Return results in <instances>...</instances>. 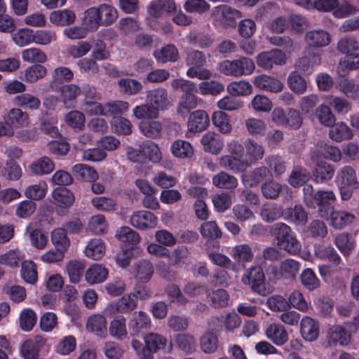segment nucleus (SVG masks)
Returning a JSON list of instances; mask_svg holds the SVG:
<instances>
[{"label": "nucleus", "mask_w": 359, "mask_h": 359, "mask_svg": "<svg viewBox=\"0 0 359 359\" xmlns=\"http://www.w3.org/2000/svg\"><path fill=\"white\" fill-rule=\"evenodd\" d=\"M134 116L137 119L144 121L158 118L159 112L148 102L147 104L136 106L133 109Z\"/></svg>", "instance_id": "obj_60"}, {"label": "nucleus", "mask_w": 359, "mask_h": 359, "mask_svg": "<svg viewBox=\"0 0 359 359\" xmlns=\"http://www.w3.org/2000/svg\"><path fill=\"white\" fill-rule=\"evenodd\" d=\"M359 69V53H353L339 61L337 73L343 76L348 72Z\"/></svg>", "instance_id": "obj_53"}, {"label": "nucleus", "mask_w": 359, "mask_h": 359, "mask_svg": "<svg viewBox=\"0 0 359 359\" xmlns=\"http://www.w3.org/2000/svg\"><path fill=\"white\" fill-rule=\"evenodd\" d=\"M22 58L25 62L43 64L47 61L46 54L38 48H29L22 51Z\"/></svg>", "instance_id": "obj_54"}, {"label": "nucleus", "mask_w": 359, "mask_h": 359, "mask_svg": "<svg viewBox=\"0 0 359 359\" xmlns=\"http://www.w3.org/2000/svg\"><path fill=\"white\" fill-rule=\"evenodd\" d=\"M253 83L260 90L274 93L281 92L284 87V84L281 81L266 74L255 76Z\"/></svg>", "instance_id": "obj_15"}, {"label": "nucleus", "mask_w": 359, "mask_h": 359, "mask_svg": "<svg viewBox=\"0 0 359 359\" xmlns=\"http://www.w3.org/2000/svg\"><path fill=\"white\" fill-rule=\"evenodd\" d=\"M6 121L12 126L23 127L28 123V115L19 108L11 109L6 116Z\"/></svg>", "instance_id": "obj_63"}, {"label": "nucleus", "mask_w": 359, "mask_h": 359, "mask_svg": "<svg viewBox=\"0 0 359 359\" xmlns=\"http://www.w3.org/2000/svg\"><path fill=\"white\" fill-rule=\"evenodd\" d=\"M104 253L105 245L100 239L90 240L85 250L86 256L94 260L101 259Z\"/></svg>", "instance_id": "obj_51"}, {"label": "nucleus", "mask_w": 359, "mask_h": 359, "mask_svg": "<svg viewBox=\"0 0 359 359\" xmlns=\"http://www.w3.org/2000/svg\"><path fill=\"white\" fill-rule=\"evenodd\" d=\"M86 328L97 336L105 337L107 334V320L101 314L91 315L86 320Z\"/></svg>", "instance_id": "obj_19"}, {"label": "nucleus", "mask_w": 359, "mask_h": 359, "mask_svg": "<svg viewBox=\"0 0 359 359\" xmlns=\"http://www.w3.org/2000/svg\"><path fill=\"white\" fill-rule=\"evenodd\" d=\"M286 220L297 225H305L308 220V215L302 205H295L284 210Z\"/></svg>", "instance_id": "obj_35"}, {"label": "nucleus", "mask_w": 359, "mask_h": 359, "mask_svg": "<svg viewBox=\"0 0 359 359\" xmlns=\"http://www.w3.org/2000/svg\"><path fill=\"white\" fill-rule=\"evenodd\" d=\"M336 88L348 98L359 99V83L353 79H341L337 83Z\"/></svg>", "instance_id": "obj_29"}, {"label": "nucleus", "mask_w": 359, "mask_h": 359, "mask_svg": "<svg viewBox=\"0 0 359 359\" xmlns=\"http://www.w3.org/2000/svg\"><path fill=\"white\" fill-rule=\"evenodd\" d=\"M203 150L212 154H219L224 146V138L218 133L208 131L205 133L201 140Z\"/></svg>", "instance_id": "obj_13"}, {"label": "nucleus", "mask_w": 359, "mask_h": 359, "mask_svg": "<svg viewBox=\"0 0 359 359\" xmlns=\"http://www.w3.org/2000/svg\"><path fill=\"white\" fill-rule=\"evenodd\" d=\"M300 263L293 259H285L283 260L279 266V274L285 278H294L299 273Z\"/></svg>", "instance_id": "obj_41"}, {"label": "nucleus", "mask_w": 359, "mask_h": 359, "mask_svg": "<svg viewBox=\"0 0 359 359\" xmlns=\"http://www.w3.org/2000/svg\"><path fill=\"white\" fill-rule=\"evenodd\" d=\"M286 61L285 53L279 49L262 52L257 56V65L266 70L271 69L274 65H283L286 63Z\"/></svg>", "instance_id": "obj_5"}, {"label": "nucleus", "mask_w": 359, "mask_h": 359, "mask_svg": "<svg viewBox=\"0 0 359 359\" xmlns=\"http://www.w3.org/2000/svg\"><path fill=\"white\" fill-rule=\"evenodd\" d=\"M206 62L205 55L196 50L187 53L186 64L189 68L187 71V75L189 78H198L201 80L209 79L212 76L210 71L202 68Z\"/></svg>", "instance_id": "obj_2"}, {"label": "nucleus", "mask_w": 359, "mask_h": 359, "mask_svg": "<svg viewBox=\"0 0 359 359\" xmlns=\"http://www.w3.org/2000/svg\"><path fill=\"white\" fill-rule=\"evenodd\" d=\"M337 48L339 52L348 57L353 54V52L359 50V41L353 36H346L338 41Z\"/></svg>", "instance_id": "obj_46"}, {"label": "nucleus", "mask_w": 359, "mask_h": 359, "mask_svg": "<svg viewBox=\"0 0 359 359\" xmlns=\"http://www.w3.org/2000/svg\"><path fill=\"white\" fill-rule=\"evenodd\" d=\"M270 170L265 166L255 168L249 172L242 175L241 180L246 188L257 186L262 181L270 176Z\"/></svg>", "instance_id": "obj_17"}, {"label": "nucleus", "mask_w": 359, "mask_h": 359, "mask_svg": "<svg viewBox=\"0 0 359 359\" xmlns=\"http://www.w3.org/2000/svg\"><path fill=\"white\" fill-rule=\"evenodd\" d=\"M147 101L158 112L167 109L171 105L168 90L161 87L148 90Z\"/></svg>", "instance_id": "obj_9"}, {"label": "nucleus", "mask_w": 359, "mask_h": 359, "mask_svg": "<svg viewBox=\"0 0 359 359\" xmlns=\"http://www.w3.org/2000/svg\"><path fill=\"white\" fill-rule=\"evenodd\" d=\"M170 151L175 157L179 158H189L194 154L193 146L189 142L180 139L172 143Z\"/></svg>", "instance_id": "obj_32"}, {"label": "nucleus", "mask_w": 359, "mask_h": 359, "mask_svg": "<svg viewBox=\"0 0 359 359\" xmlns=\"http://www.w3.org/2000/svg\"><path fill=\"white\" fill-rule=\"evenodd\" d=\"M140 132L149 138H159L163 129L162 124L158 121H142L139 126Z\"/></svg>", "instance_id": "obj_40"}, {"label": "nucleus", "mask_w": 359, "mask_h": 359, "mask_svg": "<svg viewBox=\"0 0 359 359\" xmlns=\"http://www.w3.org/2000/svg\"><path fill=\"white\" fill-rule=\"evenodd\" d=\"M287 84L290 90L295 94H304L307 89L306 80L297 72L290 73L287 78Z\"/></svg>", "instance_id": "obj_64"}, {"label": "nucleus", "mask_w": 359, "mask_h": 359, "mask_svg": "<svg viewBox=\"0 0 359 359\" xmlns=\"http://www.w3.org/2000/svg\"><path fill=\"white\" fill-rule=\"evenodd\" d=\"M314 252L318 258L323 260H327L333 262L334 264H339L341 260L339 254L331 245H315Z\"/></svg>", "instance_id": "obj_37"}, {"label": "nucleus", "mask_w": 359, "mask_h": 359, "mask_svg": "<svg viewBox=\"0 0 359 359\" xmlns=\"http://www.w3.org/2000/svg\"><path fill=\"white\" fill-rule=\"evenodd\" d=\"M212 18L222 24L232 26L237 19L242 17L241 13L228 5L215 6L212 10Z\"/></svg>", "instance_id": "obj_6"}, {"label": "nucleus", "mask_w": 359, "mask_h": 359, "mask_svg": "<svg viewBox=\"0 0 359 359\" xmlns=\"http://www.w3.org/2000/svg\"><path fill=\"white\" fill-rule=\"evenodd\" d=\"M52 196L59 206L69 207L74 201V196L71 191L65 187H58L53 190Z\"/></svg>", "instance_id": "obj_50"}, {"label": "nucleus", "mask_w": 359, "mask_h": 359, "mask_svg": "<svg viewBox=\"0 0 359 359\" xmlns=\"http://www.w3.org/2000/svg\"><path fill=\"white\" fill-rule=\"evenodd\" d=\"M300 333L308 341H315L319 336V325L313 318L304 316L300 323Z\"/></svg>", "instance_id": "obj_21"}, {"label": "nucleus", "mask_w": 359, "mask_h": 359, "mask_svg": "<svg viewBox=\"0 0 359 359\" xmlns=\"http://www.w3.org/2000/svg\"><path fill=\"white\" fill-rule=\"evenodd\" d=\"M318 153L313 151L311 154V159L316 163V168L313 170L314 180L318 183H323L332 179L334 175V169L328 163L319 161Z\"/></svg>", "instance_id": "obj_11"}, {"label": "nucleus", "mask_w": 359, "mask_h": 359, "mask_svg": "<svg viewBox=\"0 0 359 359\" xmlns=\"http://www.w3.org/2000/svg\"><path fill=\"white\" fill-rule=\"evenodd\" d=\"M320 56L317 53H313L309 56L304 55L298 60L296 63V67L303 74H310L313 71L315 67L320 64Z\"/></svg>", "instance_id": "obj_36"}, {"label": "nucleus", "mask_w": 359, "mask_h": 359, "mask_svg": "<svg viewBox=\"0 0 359 359\" xmlns=\"http://www.w3.org/2000/svg\"><path fill=\"white\" fill-rule=\"evenodd\" d=\"M255 69L254 62L248 58L242 57L236 60H226L219 64V69L226 76H242L250 75Z\"/></svg>", "instance_id": "obj_1"}, {"label": "nucleus", "mask_w": 359, "mask_h": 359, "mask_svg": "<svg viewBox=\"0 0 359 359\" xmlns=\"http://www.w3.org/2000/svg\"><path fill=\"white\" fill-rule=\"evenodd\" d=\"M151 320L149 316L144 311L135 312L130 322V327L135 333H138L142 330L149 327Z\"/></svg>", "instance_id": "obj_57"}, {"label": "nucleus", "mask_w": 359, "mask_h": 359, "mask_svg": "<svg viewBox=\"0 0 359 359\" xmlns=\"http://www.w3.org/2000/svg\"><path fill=\"white\" fill-rule=\"evenodd\" d=\"M157 222V217L152 212L146 210L134 212L130 219V224L140 229L154 228Z\"/></svg>", "instance_id": "obj_10"}, {"label": "nucleus", "mask_w": 359, "mask_h": 359, "mask_svg": "<svg viewBox=\"0 0 359 359\" xmlns=\"http://www.w3.org/2000/svg\"><path fill=\"white\" fill-rule=\"evenodd\" d=\"M336 201L337 196L332 190H318L314 194V205L318 207V212L322 218L328 217Z\"/></svg>", "instance_id": "obj_4"}, {"label": "nucleus", "mask_w": 359, "mask_h": 359, "mask_svg": "<svg viewBox=\"0 0 359 359\" xmlns=\"http://www.w3.org/2000/svg\"><path fill=\"white\" fill-rule=\"evenodd\" d=\"M133 273L140 281L147 282L154 273L153 264L148 260L140 261L135 265Z\"/></svg>", "instance_id": "obj_48"}, {"label": "nucleus", "mask_w": 359, "mask_h": 359, "mask_svg": "<svg viewBox=\"0 0 359 359\" xmlns=\"http://www.w3.org/2000/svg\"><path fill=\"white\" fill-rule=\"evenodd\" d=\"M153 55L156 60L161 63L175 62L180 57L177 47L172 44H167L160 50H155Z\"/></svg>", "instance_id": "obj_34"}, {"label": "nucleus", "mask_w": 359, "mask_h": 359, "mask_svg": "<svg viewBox=\"0 0 359 359\" xmlns=\"http://www.w3.org/2000/svg\"><path fill=\"white\" fill-rule=\"evenodd\" d=\"M126 318L118 316L113 319L109 324V332L113 337L122 339L127 336Z\"/></svg>", "instance_id": "obj_58"}, {"label": "nucleus", "mask_w": 359, "mask_h": 359, "mask_svg": "<svg viewBox=\"0 0 359 359\" xmlns=\"http://www.w3.org/2000/svg\"><path fill=\"white\" fill-rule=\"evenodd\" d=\"M130 105L127 102L116 100L104 104L105 114L104 116L116 118L121 116L126 113L129 109Z\"/></svg>", "instance_id": "obj_49"}, {"label": "nucleus", "mask_w": 359, "mask_h": 359, "mask_svg": "<svg viewBox=\"0 0 359 359\" xmlns=\"http://www.w3.org/2000/svg\"><path fill=\"white\" fill-rule=\"evenodd\" d=\"M45 344V339L40 335H36L34 339H27L20 347V355L24 359H37L39 351Z\"/></svg>", "instance_id": "obj_8"}, {"label": "nucleus", "mask_w": 359, "mask_h": 359, "mask_svg": "<svg viewBox=\"0 0 359 359\" xmlns=\"http://www.w3.org/2000/svg\"><path fill=\"white\" fill-rule=\"evenodd\" d=\"M209 125V117L207 113L203 110H197L193 112L188 121V131L185 134L186 137H191L192 133L201 132L206 129Z\"/></svg>", "instance_id": "obj_12"}, {"label": "nucleus", "mask_w": 359, "mask_h": 359, "mask_svg": "<svg viewBox=\"0 0 359 359\" xmlns=\"http://www.w3.org/2000/svg\"><path fill=\"white\" fill-rule=\"evenodd\" d=\"M334 243L344 256H348L355 247L354 239L346 232L337 234L334 238Z\"/></svg>", "instance_id": "obj_43"}, {"label": "nucleus", "mask_w": 359, "mask_h": 359, "mask_svg": "<svg viewBox=\"0 0 359 359\" xmlns=\"http://www.w3.org/2000/svg\"><path fill=\"white\" fill-rule=\"evenodd\" d=\"M330 224L336 229H342L351 224L355 220V216L352 212L344 210L330 211L329 215Z\"/></svg>", "instance_id": "obj_14"}, {"label": "nucleus", "mask_w": 359, "mask_h": 359, "mask_svg": "<svg viewBox=\"0 0 359 359\" xmlns=\"http://www.w3.org/2000/svg\"><path fill=\"white\" fill-rule=\"evenodd\" d=\"M100 15L101 25L109 26L114 23L118 18L117 10L111 5L107 4H100L97 7Z\"/></svg>", "instance_id": "obj_47"}, {"label": "nucleus", "mask_w": 359, "mask_h": 359, "mask_svg": "<svg viewBox=\"0 0 359 359\" xmlns=\"http://www.w3.org/2000/svg\"><path fill=\"white\" fill-rule=\"evenodd\" d=\"M74 174L86 181L95 182L98 179L97 172L91 166L79 163L72 168Z\"/></svg>", "instance_id": "obj_59"}, {"label": "nucleus", "mask_w": 359, "mask_h": 359, "mask_svg": "<svg viewBox=\"0 0 359 359\" xmlns=\"http://www.w3.org/2000/svg\"><path fill=\"white\" fill-rule=\"evenodd\" d=\"M48 185L46 182L40 181L37 184L27 187L24 192L26 198L39 201L43 199L47 193Z\"/></svg>", "instance_id": "obj_55"}, {"label": "nucleus", "mask_w": 359, "mask_h": 359, "mask_svg": "<svg viewBox=\"0 0 359 359\" xmlns=\"http://www.w3.org/2000/svg\"><path fill=\"white\" fill-rule=\"evenodd\" d=\"M329 137L336 142H341L352 139L353 133L351 129L344 123L338 122L330 127Z\"/></svg>", "instance_id": "obj_26"}, {"label": "nucleus", "mask_w": 359, "mask_h": 359, "mask_svg": "<svg viewBox=\"0 0 359 359\" xmlns=\"http://www.w3.org/2000/svg\"><path fill=\"white\" fill-rule=\"evenodd\" d=\"M227 92L234 96H248L252 93V86L245 80L232 81L226 86Z\"/></svg>", "instance_id": "obj_42"}, {"label": "nucleus", "mask_w": 359, "mask_h": 359, "mask_svg": "<svg viewBox=\"0 0 359 359\" xmlns=\"http://www.w3.org/2000/svg\"><path fill=\"white\" fill-rule=\"evenodd\" d=\"M242 282L245 285L252 284V287H259L264 281V274L260 266H253L247 274L242 277Z\"/></svg>", "instance_id": "obj_56"}, {"label": "nucleus", "mask_w": 359, "mask_h": 359, "mask_svg": "<svg viewBox=\"0 0 359 359\" xmlns=\"http://www.w3.org/2000/svg\"><path fill=\"white\" fill-rule=\"evenodd\" d=\"M336 180L338 184L349 186L352 189L359 188L356 171L354 168L350 165L343 166L337 172Z\"/></svg>", "instance_id": "obj_23"}, {"label": "nucleus", "mask_w": 359, "mask_h": 359, "mask_svg": "<svg viewBox=\"0 0 359 359\" xmlns=\"http://www.w3.org/2000/svg\"><path fill=\"white\" fill-rule=\"evenodd\" d=\"M49 20L55 25L67 26L75 22L76 15L69 9L58 10L50 13Z\"/></svg>", "instance_id": "obj_33"}, {"label": "nucleus", "mask_w": 359, "mask_h": 359, "mask_svg": "<svg viewBox=\"0 0 359 359\" xmlns=\"http://www.w3.org/2000/svg\"><path fill=\"white\" fill-rule=\"evenodd\" d=\"M60 98L66 108L75 107L76 98L81 95V88L74 83L65 84L60 89Z\"/></svg>", "instance_id": "obj_22"}, {"label": "nucleus", "mask_w": 359, "mask_h": 359, "mask_svg": "<svg viewBox=\"0 0 359 359\" xmlns=\"http://www.w3.org/2000/svg\"><path fill=\"white\" fill-rule=\"evenodd\" d=\"M212 121L218 130L224 135L229 134L233 129L229 116L222 111L213 112Z\"/></svg>", "instance_id": "obj_45"}, {"label": "nucleus", "mask_w": 359, "mask_h": 359, "mask_svg": "<svg viewBox=\"0 0 359 359\" xmlns=\"http://www.w3.org/2000/svg\"><path fill=\"white\" fill-rule=\"evenodd\" d=\"M201 350L205 353H215L219 346V339L217 334L212 331L205 332L200 339Z\"/></svg>", "instance_id": "obj_39"}, {"label": "nucleus", "mask_w": 359, "mask_h": 359, "mask_svg": "<svg viewBox=\"0 0 359 359\" xmlns=\"http://www.w3.org/2000/svg\"><path fill=\"white\" fill-rule=\"evenodd\" d=\"M36 313L30 308L22 310L20 314V327L25 332L31 331L36 323Z\"/></svg>", "instance_id": "obj_52"}, {"label": "nucleus", "mask_w": 359, "mask_h": 359, "mask_svg": "<svg viewBox=\"0 0 359 359\" xmlns=\"http://www.w3.org/2000/svg\"><path fill=\"white\" fill-rule=\"evenodd\" d=\"M108 270L101 264L91 265L85 273V279L90 285L98 284L106 280Z\"/></svg>", "instance_id": "obj_25"}, {"label": "nucleus", "mask_w": 359, "mask_h": 359, "mask_svg": "<svg viewBox=\"0 0 359 359\" xmlns=\"http://www.w3.org/2000/svg\"><path fill=\"white\" fill-rule=\"evenodd\" d=\"M264 335L269 341L277 346L285 345L289 340V334L286 328L278 323L269 324L264 329Z\"/></svg>", "instance_id": "obj_7"}, {"label": "nucleus", "mask_w": 359, "mask_h": 359, "mask_svg": "<svg viewBox=\"0 0 359 359\" xmlns=\"http://www.w3.org/2000/svg\"><path fill=\"white\" fill-rule=\"evenodd\" d=\"M219 165L226 170L238 173L244 171L249 164L241 156L226 154L219 157Z\"/></svg>", "instance_id": "obj_18"}, {"label": "nucleus", "mask_w": 359, "mask_h": 359, "mask_svg": "<svg viewBox=\"0 0 359 359\" xmlns=\"http://www.w3.org/2000/svg\"><path fill=\"white\" fill-rule=\"evenodd\" d=\"M100 15L97 7L86 9L81 18V24L87 31L95 32L101 25Z\"/></svg>", "instance_id": "obj_30"}, {"label": "nucleus", "mask_w": 359, "mask_h": 359, "mask_svg": "<svg viewBox=\"0 0 359 359\" xmlns=\"http://www.w3.org/2000/svg\"><path fill=\"white\" fill-rule=\"evenodd\" d=\"M212 184L222 189L233 190L238 187V181L233 175L221 171L212 177Z\"/></svg>", "instance_id": "obj_31"}, {"label": "nucleus", "mask_w": 359, "mask_h": 359, "mask_svg": "<svg viewBox=\"0 0 359 359\" xmlns=\"http://www.w3.org/2000/svg\"><path fill=\"white\" fill-rule=\"evenodd\" d=\"M145 348L144 350V359H152L153 353L163 349L167 352H170L172 348L171 341L157 333L150 332L144 337Z\"/></svg>", "instance_id": "obj_3"}, {"label": "nucleus", "mask_w": 359, "mask_h": 359, "mask_svg": "<svg viewBox=\"0 0 359 359\" xmlns=\"http://www.w3.org/2000/svg\"><path fill=\"white\" fill-rule=\"evenodd\" d=\"M51 242L53 245L65 252L70 245V241L67 236V232L63 227L55 229L51 233Z\"/></svg>", "instance_id": "obj_61"}, {"label": "nucleus", "mask_w": 359, "mask_h": 359, "mask_svg": "<svg viewBox=\"0 0 359 359\" xmlns=\"http://www.w3.org/2000/svg\"><path fill=\"white\" fill-rule=\"evenodd\" d=\"M305 42L313 48H323L331 42V35L323 29L310 30L306 33Z\"/></svg>", "instance_id": "obj_16"}, {"label": "nucleus", "mask_w": 359, "mask_h": 359, "mask_svg": "<svg viewBox=\"0 0 359 359\" xmlns=\"http://www.w3.org/2000/svg\"><path fill=\"white\" fill-rule=\"evenodd\" d=\"M231 256L240 263L250 262L254 257V253L248 244H240L232 248Z\"/></svg>", "instance_id": "obj_44"}, {"label": "nucleus", "mask_w": 359, "mask_h": 359, "mask_svg": "<svg viewBox=\"0 0 359 359\" xmlns=\"http://www.w3.org/2000/svg\"><path fill=\"white\" fill-rule=\"evenodd\" d=\"M201 101L196 95L193 93H189L183 95L177 107V112L182 116H185L189 114L191 110L196 108L198 102Z\"/></svg>", "instance_id": "obj_38"}, {"label": "nucleus", "mask_w": 359, "mask_h": 359, "mask_svg": "<svg viewBox=\"0 0 359 359\" xmlns=\"http://www.w3.org/2000/svg\"><path fill=\"white\" fill-rule=\"evenodd\" d=\"M15 104L23 109L37 110L41 105L40 100L29 93H23L15 98Z\"/></svg>", "instance_id": "obj_62"}, {"label": "nucleus", "mask_w": 359, "mask_h": 359, "mask_svg": "<svg viewBox=\"0 0 359 359\" xmlns=\"http://www.w3.org/2000/svg\"><path fill=\"white\" fill-rule=\"evenodd\" d=\"M25 255L18 248L11 249L0 255V264L15 269L25 262Z\"/></svg>", "instance_id": "obj_24"}, {"label": "nucleus", "mask_w": 359, "mask_h": 359, "mask_svg": "<svg viewBox=\"0 0 359 359\" xmlns=\"http://www.w3.org/2000/svg\"><path fill=\"white\" fill-rule=\"evenodd\" d=\"M55 169V163L47 156H43L29 165V171L35 175H43L51 173Z\"/></svg>", "instance_id": "obj_27"}, {"label": "nucleus", "mask_w": 359, "mask_h": 359, "mask_svg": "<svg viewBox=\"0 0 359 359\" xmlns=\"http://www.w3.org/2000/svg\"><path fill=\"white\" fill-rule=\"evenodd\" d=\"M47 69L42 65L34 64L21 72L20 78L27 83H35L47 74Z\"/></svg>", "instance_id": "obj_28"}, {"label": "nucleus", "mask_w": 359, "mask_h": 359, "mask_svg": "<svg viewBox=\"0 0 359 359\" xmlns=\"http://www.w3.org/2000/svg\"><path fill=\"white\" fill-rule=\"evenodd\" d=\"M245 161L248 162L249 166L257 161L261 160L264 155V148L257 142L252 139H248L245 142Z\"/></svg>", "instance_id": "obj_20"}]
</instances>
